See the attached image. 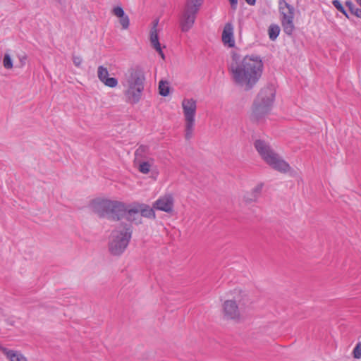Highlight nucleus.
I'll use <instances>...</instances> for the list:
<instances>
[{
	"mask_svg": "<svg viewBox=\"0 0 361 361\" xmlns=\"http://www.w3.org/2000/svg\"><path fill=\"white\" fill-rule=\"evenodd\" d=\"M263 62L259 56H246L240 59L232 56L228 71L233 83L238 87L250 91L257 85L263 72Z\"/></svg>",
	"mask_w": 361,
	"mask_h": 361,
	"instance_id": "f257e3e1",
	"label": "nucleus"
},
{
	"mask_svg": "<svg viewBox=\"0 0 361 361\" xmlns=\"http://www.w3.org/2000/svg\"><path fill=\"white\" fill-rule=\"evenodd\" d=\"M92 210L100 217L119 221L123 219L126 212V204L117 200L97 199L90 204Z\"/></svg>",
	"mask_w": 361,
	"mask_h": 361,
	"instance_id": "f03ea898",
	"label": "nucleus"
},
{
	"mask_svg": "<svg viewBox=\"0 0 361 361\" xmlns=\"http://www.w3.org/2000/svg\"><path fill=\"white\" fill-rule=\"evenodd\" d=\"M254 146L262 159L272 169L281 173H286L289 171V164L276 154L267 142L257 140Z\"/></svg>",
	"mask_w": 361,
	"mask_h": 361,
	"instance_id": "7ed1b4c3",
	"label": "nucleus"
},
{
	"mask_svg": "<svg viewBox=\"0 0 361 361\" xmlns=\"http://www.w3.org/2000/svg\"><path fill=\"white\" fill-rule=\"evenodd\" d=\"M131 226L128 224H122L111 234L109 243V250L111 255L118 256L126 249L131 238Z\"/></svg>",
	"mask_w": 361,
	"mask_h": 361,
	"instance_id": "20e7f679",
	"label": "nucleus"
},
{
	"mask_svg": "<svg viewBox=\"0 0 361 361\" xmlns=\"http://www.w3.org/2000/svg\"><path fill=\"white\" fill-rule=\"evenodd\" d=\"M274 97L275 91L271 87L260 90L253 103L252 115L254 119L259 120L271 111Z\"/></svg>",
	"mask_w": 361,
	"mask_h": 361,
	"instance_id": "39448f33",
	"label": "nucleus"
},
{
	"mask_svg": "<svg viewBox=\"0 0 361 361\" xmlns=\"http://www.w3.org/2000/svg\"><path fill=\"white\" fill-rule=\"evenodd\" d=\"M202 4L203 0H186L179 16V25L182 32H187L192 27Z\"/></svg>",
	"mask_w": 361,
	"mask_h": 361,
	"instance_id": "423d86ee",
	"label": "nucleus"
},
{
	"mask_svg": "<svg viewBox=\"0 0 361 361\" xmlns=\"http://www.w3.org/2000/svg\"><path fill=\"white\" fill-rule=\"evenodd\" d=\"M250 304L248 299L227 300L223 304V316L226 320L239 322L245 312L246 307Z\"/></svg>",
	"mask_w": 361,
	"mask_h": 361,
	"instance_id": "0eeeda50",
	"label": "nucleus"
},
{
	"mask_svg": "<svg viewBox=\"0 0 361 361\" xmlns=\"http://www.w3.org/2000/svg\"><path fill=\"white\" fill-rule=\"evenodd\" d=\"M181 106L185 119V137L186 140H189L192 137L194 130L197 102L192 98H185L182 101Z\"/></svg>",
	"mask_w": 361,
	"mask_h": 361,
	"instance_id": "6e6552de",
	"label": "nucleus"
},
{
	"mask_svg": "<svg viewBox=\"0 0 361 361\" xmlns=\"http://www.w3.org/2000/svg\"><path fill=\"white\" fill-rule=\"evenodd\" d=\"M279 10L281 16V25L284 32L288 35H291L295 29L294 19V8L288 4L286 0H279Z\"/></svg>",
	"mask_w": 361,
	"mask_h": 361,
	"instance_id": "1a4fd4ad",
	"label": "nucleus"
},
{
	"mask_svg": "<svg viewBox=\"0 0 361 361\" xmlns=\"http://www.w3.org/2000/svg\"><path fill=\"white\" fill-rule=\"evenodd\" d=\"M145 72L142 68L135 66L126 71L121 79V83L145 85Z\"/></svg>",
	"mask_w": 361,
	"mask_h": 361,
	"instance_id": "9d476101",
	"label": "nucleus"
},
{
	"mask_svg": "<svg viewBox=\"0 0 361 361\" xmlns=\"http://www.w3.org/2000/svg\"><path fill=\"white\" fill-rule=\"evenodd\" d=\"M121 85L125 88L123 94L128 103L135 104L140 101L145 85H137L130 83H121Z\"/></svg>",
	"mask_w": 361,
	"mask_h": 361,
	"instance_id": "9b49d317",
	"label": "nucleus"
},
{
	"mask_svg": "<svg viewBox=\"0 0 361 361\" xmlns=\"http://www.w3.org/2000/svg\"><path fill=\"white\" fill-rule=\"evenodd\" d=\"M173 206V199L170 195H165L159 198L153 204V207L156 209L170 212L172 211Z\"/></svg>",
	"mask_w": 361,
	"mask_h": 361,
	"instance_id": "f8f14e48",
	"label": "nucleus"
},
{
	"mask_svg": "<svg viewBox=\"0 0 361 361\" xmlns=\"http://www.w3.org/2000/svg\"><path fill=\"white\" fill-rule=\"evenodd\" d=\"M97 76L101 82L109 87H115L118 80L115 78H109V71L106 68L99 66L97 69Z\"/></svg>",
	"mask_w": 361,
	"mask_h": 361,
	"instance_id": "ddd939ff",
	"label": "nucleus"
},
{
	"mask_svg": "<svg viewBox=\"0 0 361 361\" xmlns=\"http://www.w3.org/2000/svg\"><path fill=\"white\" fill-rule=\"evenodd\" d=\"M111 13H113L114 16H115L119 19V23L121 24L123 30H126L129 27V17L125 13L122 7L118 6L114 7L112 9Z\"/></svg>",
	"mask_w": 361,
	"mask_h": 361,
	"instance_id": "4468645a",
	"label": "nucleus"
},
{
	"mask_svg": "<svg viewBox=\"0 0 361 361\" xmlns=\"http://www.w3.org/2000/svg\"><path fill=\"white\" fill-rule=\"evenodd\" d=\"M123 218L130 222H134L136 224H140L141 217L137 204L132 208L126 205V212Z\"/></svg>",
	"mask_w": 361,
	"mask_h": 361,
	"instance_id": "2eb2a0df",
	"label": "nucleus"
},
{
	"mask_svg": "<svg viewBox=\"0 0 361 361\" xmlns=\"http://www.w3.org/2000/svg\"><path fill=\"white\" fill-rule=\"evenodd\" d=\"M233 28L231 24L227 23L222 33V41L224 44H228L229 47H233L235 45V41L233 39Z\"/></svg>",
	"mask_w": 361,
	"mask_h": 361,
	"instance_id": "dca6fc26",
	"label": "nucleus"
},
{
	"mask_svg": "<svg viewBox=\"0 0 361 361\" xmlns=\"http://www.w3.org/2000/svg\"><path fill=\"white\" fill-rule=\"evenodd\" d=\"M0 350L9 361H28L20 351L10 350L4 347H0Z\"/></svg>",
	"mask_w": 361,
	"mask_h": 361,
	"instance_id": "f3484780",
	"label": "nucleus"
},
{
	"mask_svg": "<svg viewBox=\"0 0 361 361\" xmlns=\"http://www.w3.org/2000/svg\"><path fill=\"white\" fill-rule=\"evenodd\" d=\"M158 23H159V20L158 19L154 20L153 21V25L150 30L149 40H150L151 45L153 48L161 45L159 42V36H158V30H157Z\"/></svg>",
	"mask_w": 361,
	"mask_h": 361,
	"instance_id": "a211bd4d",
	"label": "nucleus"
},
{
	"mask_svg": "<svg viewBox=\"0 0 361 361\" xmlns=\"http://www.w3.org/2000/svg\"><path fill=\"white\" fill-rule=\"evenodd\" d=\"M154 162V160L152 157L135 161V163L138 164V169L140 172L144 174H147L150 171V169L153 166Z\"/></svg>",
	"mask_w": 361,
	"mask_h": 361,
	"instance_id": "6ab92c4d",
	"label": "nucleus"
},
{
	"mask_svg": "<svg viewBox=\"0 0 361 361\" xmlns=\"http://www.w3.org/2000/svg\"><path fill=\"white\" fill-rule=\"evenodd\" d=\"M262 190V185L255 187L251 192L247 193L243 197V201L246 204H250L256 202Z\"/></svg>",
	"mask_w": 361,
	"mask_h": 361,
	"instance_id": "aec40b11",
	"label": "nucleus"
},
{
	"mask_svg": "<svg viewBox=\"0 0 361 361\" xmlns=\"http://www.w3.org/2000/svg\"><path fill=\"white\" fill-rule=\"evenodd\" d=\"M137 209L139 210L140 217L144 216L149 219H154L155 214L153 208L145 204H137Z\"/></svg>",
	"mask_w": 361,
	"mask_h": 361,
	"instance_id": "412c9836",
	"label": "nucleus"
},
{
	"mask_svg": "<svg viewBox=\"0 0 361 361\" xmlns=\"http://www.w3.org/2000/svg\"><path fill=\"white\" fill-rule=\"evenodd\" d=\"M149 148L145 145H140L135 152V162L150 158L148 157Z\"/></svg>",
	"mask_w": 361,
	"mask_h": 361,
	"instance_id": "4be33fe9",
	"label": "nucleus"
},
{
	"mask_svg": "<svg viewBox=\"0 0 361 361\" xmlns=\"http://www.w3.org/2000/svg\"><path fill=\"white\" fill-rule=\"evenodd\" d=\"M269 39L274 41L279 36L280 32V27L279 25L273 24L271 25L268 30Z\"/></svg>",
	"mask_w": 361,
	"mask_h": 361,
	"instance_id": "5701e85b",
	"label": "nucleus"
},
{
	"mask_svg": "<svg viewBox=\"0 0 361 361\" xmlns=\"http://www.w3.org/2000/svg\"><path fill=\"white\" fill-rule=\"evenodd\" d=\"M159 94L164 97L169 94V86L166 81L161 80L159 84Z\"/></svg>",
	"mask_w": 361,
	"mask_h": 361,
	"instance_id": "b1692460",
	"label": "nucleus"
},
{
	"mask_svg": "<svg viewBox=\"0 0 361 361\" xmlns=\"http://www.w3.org/2000/svg\"><path fill=\"white\" fill-rule=\"evenodd\" d=\"M345 6L348 8L350 13L355 16H358L361 13V9L357 8L351 1H346Z\"/></svg>",
	"mask_w": 361,
	"mask_h": 361,
	"instance_id": "393cba45",
	"label": "nucleus"
},
{
	"mask_svg": "<svg viewBox=\"0 0 361 361\" xmlns=\"http://www.w3.org/2000/svg\"><path fill=\"white\" fill-rule=\"evenodd\" d=\"M3 64L4 68L6 69H11L13 68V61L8 54H5Z\"/></svg>",
	"mask_w": 361,
	"mask_h": 361,
	"instance_id": "a878e982",
	"label": "nucleus"
},
{
	"mask_svg": "<svg viewBox=\"0 0 361 361\" xmlns=\"http://www.w3.org/2000/svg\"><path fill=\"white\" fill-rule=\"evenodd\" d=\"M333 5L334 6V7L338 10L340 12H341L343 15H345L347 18H348V15L345 11V9L344 8V7L343 6V5L341 4V1L339 0H334L333 2H332Z\"/></svg>",
	"mask_w": 361,
	"mask_h": 361,
	"instance_id": "bb28decb",
	"label": "nucleus"
},
{
	"mask_svg": "<svg viewBox=\"0 0 361 361\" xmlns=\"http://www.w3.org/2000/svg\"><path fill=\"white\" fill-rule=\"evenodd\" d=\"M353 356L355 359L361 358V342H358L353 350Z\"/></svg>",
	"mask_w": 361,
	"mask_h": 361,
	"instance_id": "cd10ccee",
	"label": "nucleus"
},
{
	"mask_svg": "<svg viewBox=\"0 0 361 361\" xmlns=\"http://www.w3.org/2000/svg\"><path fill=\"white\" fill-rule=\"evenodd\" d=\"M73 62L75 66L80 67L82 62V59L80 56H73Z\"/></svg>",
	"mask_w": 361,
	"mask_h": 361,
	"instance_id": "c85d7f7f",
	"label": "nucleus"
},
{
	"mask_svg": "<svg viewBox=\"0 0 361 361\" xmlns=\"http://www.w3.org/2000/svg\"><path fill=\"white\" fill-rule=\"evenodd\" d=\"M154 49L159 53V54L160 55V56L164 59L165 56H164V54L161 50V45L158 46V47H154Z\"/></svg>",
	"mask_w": 361,
	"mask_h": 361,
	"instance_id": "c756f323",
	"label": "nucleus"
},
{
	"mask_svg": "<svg viewBox=\"0 0 361 361\" xmlns=\"http://www.w3.org/2000/svg\"><path fill=\"white\" fill-rule=\"evenodd\" d=\"M228 1L231 4V8L234 10L236 9L237 5H238V0H228Z\"/></svg>",
	"mask_w": 361,
	"mask_h": 361,
	"instance_id": "7c9ffc66",
	"label": "nucleus"
},
{
	"mask_svg": "<svg viewBox=\"0 0 361 361\" xmlns=\"http://www.w3.org/2000/svg\"><path fill=\"white\" fill-rule=\"evenodd\" d=\"M249 5L253 6L256 3V0H245Z\"/></svg>",
	"mask_w": 361,
	"mask_h": 361,
	"instance_id": "2f4dec72",
	"label": "nucleus"
},
{
	"mask_svg": "<svg viewBox=\"0 0 361 361\" xmlns=\"http://www.w3.org/2000/svg\"><path fill=\"white\" fill-rule=\"evenodd\" d=\"M63 7H66V0H56Z\"/></svg>",
	"mask_w": 361,
	"mask_h": 361,
	"instance_id": "473e14b6",
	"label": "nucleus"
},
{
	"mask_svg": "<svg viewBox=\"0 0 361 361\" xmlns=\"http://www.w3.org/2000/svg\"><path fill=\"white\" fill-rule=\"evenodd\" d=\"M355 1L361 6V0H355Z\"/></svg>",
	"mask_w": 361,
	"mask_h": 361,
	"instance_id": "72a5a7b5",
	"label": "nucleus"
}]
</instances>
